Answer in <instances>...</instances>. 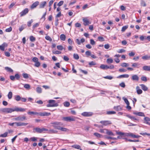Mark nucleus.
<instances>
[{"instance_id": "nucleus-5", "label": "nucleus", "mask_w": 150, "mask_h": 150, "mask_svg": "<svg viewBox=\"0 0 150 150\" xmlns=\"http://www.w3.org/2000/svg\"><path fill=\"white\" fill-rule=\"evenodd\" d=\"M55 100H49V104L47 105V107H57L58 105L57 103H55Z\"/></svg>"}, {"instance_id": "nucleus-59", "label": "nucleus", "mask_w": 150, "mask_h": 150, "mask_svg": "<svg viewBox=\"0 0 150 150\" xmlns=\"http://www.w3.org/2000/svg\"><path fill=\"white\" fill-rule=\"evenodd\" d=\"M125 52V50L123 49H120L117 51V52L119 53H122Z\"/></svg>"}, {"instance_id": "nucleus-28", "label": "nucleus", "mask_w": 150, "mask_h": 150, "mask_svg": "<svg viewBox=\"0 0 150 150\" xmlns=\"http://www.w3.org/2000/svg\"><path fill=\"white\" fill-rule=\"evenodd\" d=\"M28 114L29 115H39V113L37 112L30 111L28 112Z\"/></svg>"}, {"instance_id": "nucleus-43", "label": "nucleus", "mask_w": 150, "mask_h": 150, "mask_svg": "<svg viewBox=\"0 0 150 150\" xmlns=\"http://www.w3.org/2000/svg\"><path fill=\"white\" fill-rule=\"evenodd\" d=\"M121 66L122 67H126L129 66V64L126 63H122L121 64Z\"/></svg>"}, {"instance_id": "nucleus-4", "label": "nucleus", "mask_w": 150, "mask_h": 150, "mask_svg": "<svg viewBox=\"0 0 150 150\" xmlns=\"http://www.w3.org/2000/svg\"><path fill=\"white\" fill-rule=\"evenodd\" d=\"M13 108H0V112L2 113H11L13 112Z\"/></svg>"}, {"instance_id": "nucleus-16", "label": "nucleus", "mask_w": 150, "mask_h": 150, "mask_svg": "<svg viewBox=\"0 0 150 150\" xmlns=\"http://www.w3.org/2000/svg\"><path fill=\"white\" fill-rule=\"evenodd\" d=\"M126 116L128 118L130 119L132 121H135V120H138V119L135 117L131 116L129 114L126 115Z\"/></svg>"}, {"instance_id": "nucleus-8", "label": "nucleus", "mask_w": 150, "mask_h": 150, "mask_svg": "<svg viewBox=\"0 0 150 150\" xmlns=\"http://www.w3.org/2000/svg\"><path fill=\"white\" fill-rule=\"evenodd\" d=\"M100 123L102 125V126H107L112 124L111 121L110 120L101 121L100 122Z\"/></svg>"}, {"instance_id": "nucleus-30", "label": "nucleus", "mask_w": 150, "mask_h": 150, "mask_svg": "<svg viewBox=\"0 0 150 150\" xmlns=\"http://www.w3.org/2000/svg\"><path fill=\"white\" fill-rule=\"evenodd\" d=\"M140 86L141 87L142 89L144 91H146L148 90L147 87L144 84H141Z\"/></svg>"}, {"instance_id": "nucleus-22", "label": "nucleus", "mask_w": 150, "mask_h": 150, "mask_svg": "<svg viewBox=\"0 0 150 150\" xmlns=\"http://www.w3.org/2000/svg\"><path fill=\"white\" fill-rule=\"evenodd\" d=\"M137 93L138 94H140L142 93V90L139 88V87L138 86H137L136 88Z\"/></svg>"}, {"instance_id": "nucleus-37", "label": "nucleus", "mask_w": 150, "mask_h": 150, "mask_svg": "<svg viewBox=\"0 0 150 150\" xmlns=\"http://www.w3.org/2000/svg\"><path fill=\"white\" fill-rule=\"evenodd\" d=\"M22 75L24 78L25 79H28L29 78V75L27 73H23Z\"/></svg>"}, {"instance_id": "nucleus-12", "label": "nucleus", "mask_w": 150, "mask_h": 150, "mask_svg": "<svg viewBox=\"0 0 150 150\" xmlns=\"http://www.w3.org/2000/svg\"><path fill=\"white\" fill-rule=\"evenodd\" d=\"M29 11V10L28 8H25L20 13V15L22 17L23 16L25 15L26 14H27Z\"/></svg>"}, {"instance_id": "nucleus-6", "label": "nucleus", "mask_w": 150, "mask_h": 150, "mask_svg": "<svg viewBox=\"0 0 150 150\" xmlns=\"http://www.w3.org/2000/svg\"><path fill=\"white\" fill-rule=\"evenodd\" d=\"M34 130L35 131H34L35 132H36L40 133H42L44 131H48V129L43 127L42 128L36 127L34 129Z\"/></svg>"}, {"instance_id": "nucleus-1", "label": "nucleus", "mask_w": 150, "mask_h": 150, "mask_svg": "<svg viewBox=\"0 0 150 150\" xmlns=\"http://www.w3.org/2000/svg\"><path fill=\"white\" fill-rule=\"evenodd\" d=\"M116 133L117 134L119 135L120 136H118L117 137V139H122L123 137H130L133 138H139L141 137V136L138 135H136L134 134L133 133H123L120 132H117V131H115Z\"/></svg>"}, {"instance_id": "nucleus-63", "label": "nucleus", "mask_w": 150, "mask_h": 150, "mask_svg": "<svg viewBox=\"0 0 150 150\" xmlns=\"http://www.w3.org/2000/svg\"><path fill=\"white\" fill-rule=\"evenodd\" d=\"M12 28L11 27H10L9 28H7L6 30V31L7 32H10L12 31Z\"/></svg>"}, {"instance_id": "nucleus-29", "label": "nucleus", "mask_w": 150, "mask_h": 150, "mask_svg": "<svg viewBox=\"0 0 150 150\" xmlns=\"http://www.w3.org/2000/svg\"><path fill=\"white\" fill-rule=\"evenodd\" d=\"M114 109L116 111H120L122 110V108L120 106H115Z\"/></svg>"}, {"instance_id": "nucleus-42", "label": "nucleus", "mask_w": 150, "mask_h": 150, "mask_svg": "<svg viewBox=\"0 0 150 150\" xmlns=\"http://www.w3.org/2000/svg\"><path fill=\"white\" fill-rule=\"evenodd\" d=\"M106 62L108 64L112 63L113 62V60L111 58H108L107 59Z\"/></svg>"}, {"instance_id": "nucleus-32", "label": "nucleus", "mask_w": 150, "mask_h": 150, "mask_svg": "<svg viewBox=\"0 0 150 150\" xmlns=\"http://www.w3.org/2000/svg\"><path fill=\"white\" fill-rule=\"evenodd\" d=\"M15 100L17 101H19L21 100V97L18 95L15 96Z\"/></svg>"}, {"instance_id": "nucleus-3", "label": "nucleus", "mask_w": 150, "mask_h": 150, "mask_svg": "<svg viewBox=\"0 0 150 150\" xmlns=\"http://www.w3.org/2000/svg\"><path fill=\"white\" fill-rule=\"evenodd\" d=\"M77 117L71 116H68L66 117H62V120L67 122L74 121L76 119Z\"/></svg>"}, {"instance_id": "nucleus-26", "label": "nucleus", "mask_w": 150, "mask_h": 150, "mask_svg": "<svg viewBox=\"0 0 150 150\" xmlns=\"http://www.w3.org/2000/svg\"><path fill=\"white\" fill-rule=\"evenodd\" d=\"M106 133L108 135L114 136V134L112 132L109 130L106 129L105 130Z\"/></svg>"}, {"instance_id": "nucleus-54", "label": "nucleus", "mask_w": 150, "mask_h": 150, "mask_svg": "<svg viewBox=\"0 0 150 150\" xmlns=\"http://www.w3.org/2000/svg\"><path fill=\"white\" fill-rule=\"evenodd\" d=\"M142 58L144 60H146L149 59V57L148 55H146L143 56L142 57Z\"/></svg>"}, {"instance_id": "nucleus-51", "label": "nucleus", "mask_w": 150, "mask_h": 150, "mask_svg": "<svg viewBox=\"0 0 150 150\" xmlns=\"http://www.w3.org/2000/svg\"><path fill=\"white\" fill-rule=\"evenodd\" d=\"M64 105L65 107H68L70 105V103L69 102H65L64 103Z\"/></svg>"}, {"instance_id": "nucleus-58", "label": "nucleus", "mask_w": 150, "mask_h": 150, "mask_svg": "<svg viewBox=\"0 0 150 150\" xmlns=\"http://www.w3.org/2000/svg\"><path fill=\"white\" fill-rule=\"evenodd\" d=\"M45 38L47 40L51 41L52 40V38L49 36L47 35L45 36Z\"/></svg>"}, {"instance_id": "nucleus-50", "label": "nucleus", "mask_w": 150, "mask_h": 150, "mask_svg": "<svg viewBox=\"0 0 150 150\" xmlns=\"http://www.w3.org/2000/svg\"><path fill=\"white\" fill-rule=\"evenodd\" d=\"M30 40L32 42H34L35 40V38L33 36H30Z\"/></svg>"}, {"instance_id": "nucleus-2", "label": "nucleus", "mask_w": 150, "mask_h": 150, "mask_svg": "<svg viewBox=\"0 0 150 150\" xmlns=\"http://www.w3.org/2000/svg\"><path fill=\"white\" fill-rule=\"evenodd\" d=\"M51 124L52 125V126L55 129L60 130L63 132H68L69 131L68 129L61 126L63 125V123L61 122H53L51 123Z\"/></svg>"}, {"instance_id": "nucleus-35", "label": "nucleus", "mask_w": 150, "mask_h": 150, "mask_svg": "<svg viewBox=\"0 0 150 150\" xmlns=\"http://www.w3.org/2000/svg\"><path fill=\"white\" fill-rule=\"evenodd\" d=\"M12 93L11 91L9 92L8 95V98L9 99H11L12 98Z\"/></svg>"}, {"instance_id": "nucleus-40", "label": "nucleus", "mask_w": 150, "mask_h": 150, "mask_svg": "<svg viewBox=\"0 0 150 150\" xmlns=\"http://www.w3.org/2000/svg\"><path fill=\"white\" fill-rule=\"evenodd\" d=\"M122 99L124 100V102L127 105H129V101L125 97H123L122 98Z\"/></svg>"}, {"instance_id": "nucleus-46", "label": "nucleus", "mask_w": 150, "mask_h": 150, "mask_svg": "<svg viewBox=\"0 0 150 150\" xmlns=\"http://www.w3.org/2000/svg\"><path fill=\"white\" fill-rule=\"evenodd\" d=\"M103 78L105 79H108L109 80H111L113 78V77L110 76H108L105 77H104Z\"/></svg>"}, {"instance_id": "nucleus-56", "label": "nucleus", "mask_w": 150, "mask_h": 150, "mask_svg": "<svg viewBox=\"0 0 150 150\" xmlns=\"http://www.w3.org/2000/svg\"><path fill=\"white\" fill-rule=\"evenodd\" d=\"M68 43L71 45L73 44V42L72 40L71 39L69 38L68 40Z\"/></svg>"}, {"instance_id": "nucleus-18", "label": "nucleus", "mask_w": 150, "mask_h": 150, "mask_svg": "<svg viewBox=\"0 0 150 150\" xmlns=\"http://www.w3.org/2000/svg\"><path fill=\"white\" fill-rule=\"evenodd\" d=\"M7 46V43L4 42L1 45H0V49L3 51L4 50L5 48Z\"/></svg>"}, {"instance_id": "nucleus-34", "label": "nucleus", "mask_w": 150, "mask_h": 150, "mask_svg": "<svg viewBox=\"0 0 150 150\" xmlns=\"http://www.w3.org/2000/svg\"><path fill=\"white\" fill-rule=\"evenodd\" d=\"M57 48L58 50H62L63 49L64 50H65V49L61 45H57Z\"/></svg>"}, {"instance_id": "nucleus-57", "label": "nucleus", "mask_w": 150, "mask_h": 150, "mask_svg": "<svg viewBox=\"0 0 150 150\" xmlns=\"http://www.w3.org/2000/svg\"><path fill=\"white\" fill-rule=\"evenodd\" d=\"M119 71L121 72H126L127 71V70L123 68H120L119 69Z\"/></svg>"}, {"instance_id": "nucleus-64", "label": "nucleus", "mask_w": 150, "mask_h": 150, "mask_svg": "<svg viewBox=\"0 0 150 150\" xmlns=\"http://www.w3.org/2000/svg\"><path fill=\"white\" fill-rule=\"evenodd\" d=\"M98 39L99 41H104V39L103 37H99L98 38Z\"/></svg>"}, {"instance_id": "nucleus-9", "label": "nucleus", "mask_w": 150, "mask_h": 150, "mask_svg": "<svg viewBox=\"0 0 150 150\" xmlns=\"http://www.w3.org/2000/svg\"><path fill=\"white\" fill-rule=\"evenodd\" d=\"M32 60L33 62H34L35 63L34 66L36 67H39L40 64V62L38 61V58L36 57H33Z\"/></svg>"}, {"instance_id": "nucleus-55", "label": "nucleus", "mask_w": 150, "mask_h": 150, "mask_svg": "<svg viewBox=\"0 0 150 150\" xmlns=\"http://www.w3.org/2000/svg\"><path fill=\"white\" fill-rule=\"evenodd\" d=\"M14 77L15 78H16L17 80H19L20 78V76L18 74H16L15 75Z\"/></svg>"}, {"instance_id": "nucleus-38", "label": "nucleus", "mask_w": 150, "mask_h": 150, "mask_svg": "<svg viewBox=\"0 0 150 150\" xmlns=\"http://www.w3.org/2000/svg\"><path fill=\"white\" fill-rule=\"evenodd\" d=\"M93 134L94 136H95L98 138H100L102 136V135L101 134H100L97 132L94 133Z\"/></svg>"}, {"instance_id": "nucleus-19", "label": "nucleus", "mask_w": 150, "mask_h": 150, "mask_svg": "<svg viewBox=\"0 0 150 150\" xmlns=\"http://www.w3.org/2000/svg\"><path fill=\"white\" fill-rule=\"evenodd\" d=\"M129 75L128 74L121 75L117 77V78L120 79L122 78H128L129 77Z\"/></svg>"}, {"instance_id": "nucleus-10", "label": "nucleus", "mask_w": 150, "mask_h": 150, "mask_svg": "<svg viewBox=\"0 0 150 150\" xmlns=\"http://www.w3.org/2000/svg\"><path fill=\"white\" fill-rule=\"evenodd\" d=\"M82 21L83 22V24L84 25H87L91 23L87 17L83 18L82 19Z\"/></svg>"}, {"instance_id": "nucleus-24", "label": "nucleus", "mask_w": 150, "mask_h": 150, "mask_svg": "<svg viewBox=\"0 0 150 150\" xmlns=\"http://www.w3.org/2000/svg\"><path fill=\"white\" fill-rule=\"evenodd\" d=\"M140 64H138L137 63H132V66L134 67L139 68L140 67Z\"/></svg>"}, {"instance_id": "nucleus-17", "label": "nucleus", "mask_w": 150, "mask_h": 150, "mask_svg": "<svg viewBox=\"0 0 150 150\" xmlns=\"http://www.w3.org/2000/svg\"><path fill=\"white\" fill-rule=\"evenodd\" d=\"M131 79L133 81H138L139 80V77L137 75H133L132 76Z\"/></svg>"}, {"instance_id": "nucleus-33", "label": "nucleus", "mask_w": 150, "mask_h": 150, "mask_svg": "<svg viewBox=\"0 0 150 150\" xmlns=\"http://www.w3.org/2000/svg\"><path fill=\"white\" fill-rule=\"evenodd\" d=\"M60 39L62 41H64L65 40L66 36L64 34H62L60 35Z\"/></svg>"}, {"instance_id": "nucleus-48", "label": "nucleus", "mask_w": 150, "mask_h": 150, "mask_svg": "<svg viewBox=\"0 0 150 150\" xmlns=\"http://www.w3.org/2000/svg\"><path fill=\"white\" fill-rule=\"evenodd\" d=\"M128 25H125V26H123L121 29V31L122 32H124L128 28Z\"/></svg>"}, {"instance_id": "nucleus-45", "label": "nucleus", "mask_w": 150, "mask_h": 150, "mask_svg": "<svg viewBox=\"0 0 150 150\" xmlns=\"http://www.w3.org/2000/svg\"><path fill=\"white\" fill-rule=\"evenodd\" d=\"M8 132H6L3 134H1L0 135V137H5L7 136Z\"/></svg>"}, {"instance_id": "nucleus-39", "label": "nucleus", "mask_w": 150, "mask_h": 150, "mask_svg": "<svg viewBox=\"0 0 150 150\" xmlns=\"http://www.w3.org/2000/svg\"><path fill=\"white\" fill-rule=\"evenodd\" d=\"M71 147L73 148L77 149H79L81 148L80 146L78 145H73L71 146Z\"/></svg>"}, {"instance_id": "nucleus-23", "label": "nucleus", "mask_w": 150, "mask_h": 150, "mask_svg": "<svg viewBox=\"0 0 150 150\" xmlns=\"http://www.w3.org/2000/svg\"><path fill=\"white\" fill-rule=\"evenodd\" d=\"M48 131V133L50 134H55L57 133V131L54 130L53 129H50L49 130L47 131Z\"/></svg>"}, {"instance_id": "nucleus-62", "label": "nucleus", "mask_w": 150, "mask_h": 150, "mask_svg": "<svg viewBox=\"0 0 150 150\" xmlns=\"http://www.w3.org/2000/svg\"><path fill=\"white\" fill-rule=\"evenodd\" d=\"M64 2L63 1H60L57 4V6H62Z\"/></svg>"}, {"instance_id": "nucleus-49", "label": "nucleus", "mask_w": 150, "mask_h": 150, "mask_svg": "<svg viewBox=\"0 0 150 150\" xmlns=\"http://www.w3.org/2000/svg\"><path fill=\"white\" fill-rule=\"evenodd\" d=\"M40 24V23H36L33 26V28L34 29L35 28L38 27Z\"/></svg>"}, {"instance_id": "nucleus-13", "label": "nucleus", "mask_w": 150, "mask_h": 150, "mask_svg": "<svg viewBox=\"0 0 150 150\" xmlns=\"http://www.w3.org/2000/svg\"><path fill=\"white\" fill-rule=\"evenodd\" d=\"M81 115L85 117H89L93 115V113L91 112H84L81 113Z\"/></svg>"}, {"instance_id": "nucleus-52", "label": "nucleus", "mask_w": 150, "mask_h": 150, "mask_svg": "<svg viewBox=\"0 0 150 150\" xmlns=\"http://www.w3.org/2000/svg\"><path fill=\"white\" fill-rule=\"evenodd\" d=\"M74 58L76 59H78L79 58V57L77 54H74Z\"/></svg>"}, {"instance_id": "nucleus-21", "label": "nucleus", "mask_w": 150, "mask_h": 150, "mask_svg": "<svg viewBox=\"0 0 150 150\" xmlns=\"http://www.w3.org/2000/svg\"><path fill=\"white\" fill-rule=\"evenodd\" d=\"M46 2L45 1H42L40 3L39 7L40 8H44L46 4Z\"/></svg>"}, {"instance_id": "nucleus-31", "label": "nucleus", "mask_w": 150, "mask_h": 150, "mask_svg": "<svg viewBox=\"0 0 150 150\" xmlns=\"http://www.w3.org/2000/svg\"><path fill=\"white\" fill-rule=\"evenodd\" d=\"M36 91L38 93H41L42 92V88L40 87H37L36 88Z\"/></svg>"}, {"instance_id": "nucleus-11", "label": "nucleus", "mask_w": 150, "mask_h": 150, "mask_svg": "<svg viewBox=\"0 0 150 150\" xmlns=\"http://www.w3.org/2000/svg\"><path fill=\"white\" fill-rule=\"evenodd\" d=\"M13 119L16 121H22L26 119V117L24 116H19L16 118H14Z\"/></svg>"}, {"instance_id": "nucleus-25", "label": "nucleus", "mask_w": 150, "mask_h": 150, "mask_svg": "<svg viewBox=\"0 0 150 150\" xmlns=\"http://www.w3.org/2000/svg\"><path fill=\"white\" fill-rule=\"evenodd\" d=\"M143 69L144 71H150V66H144L143 67Z\"/></svg>"}, {"instance_id": "nucleus-44", "label": "nucleus", "mask_w": 150, "mask_h": 150, "mask_svg": "<svg viewBox=\"0 0 150 150\" xmlns=\"http://www.w3.org/2000/svg\"><path fill=\"white\" fill-rule=\"evenodd\" d=\"M106 113L108 115L114 114L116 113V112L114 111H107Z\"/></svg>"}, {"instance_id": "nucleus-60", "label": "nucleus", "mask_w": 150, "mask_h": 150, "mask_svg": "<svg viewBox=\"0 0 150 150\" xmlns=\"http://www.w3.org/2000/svg\"><path fill=\"white\" fill-rule=\"evenodd\" d=\"M33 20L32 19H31L30 21H28L27 23L28 26V27L30 26L31 25V24L33 23Z\"/></svg>"}, {"instance_id": "nucleus-41", "label": "nucleus", "mask_w": 150, "mask_h": 150, "mask_svg": "<svg viewBox=\"0 0 150 150\" xmlns=\"http://www.w3.org/2000/svg\"><path fill=\"white\" fill-rule=\"evenodd\" d=\"M5 69L8 72H12L13 71V70L10 68L8 67H5Z\"/></svg>"}, {"instance_id": "nucleus-47", "label": "nucleus", "mask_w": 150, "mask_h": 150, "mask_svg": "<svg viewBox=\"0 0 150 150\" xmlns=\"http://www.w3.org/2000/svg\"><path fill=\"white\" fill-rule=\"evenodd\" d=\"M135 54V53L134 52L132 51L130 52L128 54V55L129 57H132L134 56Z\"/></svg>"}, {"instance_id": "nucleus-36", "label": "nucleus", "mask_w": 150, "mask_h": 150, "mask_svg": "<svg viewBox=\"0 0 150 150\" xmlns=\"http://www.w3.org/2000/svg\"><path fill=\"white\" fill-rule=\"evenodd\" d=\"M24 87L26 89L29 90L30 88V86L28 84H25L24 85Z\"/></svg>"}, {"instance_id": "nucleus-61", "label": "nucleus", "mask_w": 150, "mask_h": 150, "mask_svg": "<svg viewBox=\"0 0 150 150\" xmlns=\"http://www.w3.org/2000/svg\"><path fill=\"white\" fill-rule=\"evenodd\" d=\"M52 52L53 54H59L61 53V52L58 50H56L55 51H53Z\"/></svg>"}, {"instance_id": "nucleus-27", "label": "nucleus", "mask_w": 150, "mask_h": 150, "mask_svg": "<svg viewBox=\"0 0 150 150\" xmlns=\"http://www.w3.org/2000/svg\"><path fill=\"white\" fill-rule=\"evenodd\" d=\"M100 68L103 69H108V66L102 64L100 66Z\"/></svg>"}, {"instance_id": "nucleus-20", "label": "nucleus", "mask_w": 150, "mask_h": 150, "mask_svg": "<svg viewBox=\"0 0 150 150\" xmlns=\"http://www.w3.org/2000/svg\"><path fill=\"white\" fill-rule=\"evenodd\" d=\"M39 4V2L38 1H36L33 3L31 5V8H35Z\"/></svg>"}, {"instance_id": "nucleus-14", "label": "nucleus", "mask_w": 150, "mask_h": 150, "mask_svg": "<svg viewBox=\"0 0 150 150\" xmlns=\"http://www.w3.org/2000/svg\"><path fill=\"white\" fill-rule=\"evenodd\" d=\"M15 124L17 126H20L27 125L28 124V123L21 122H15Z\"/></svg>"}, {"instance_id": "nucleus-7", "label": "nucleus", "mask_w": 150, "mask_h": 150, "mask_svg": "<svg viewBox=\"0 0 150 150\" xmlns=\"http://www.w3.org/2000/svg\"><path fill=\"white\" fill-rule=\"evenodd\" d=\"M25 110L26 109L23 108L15 107L14 108H13V112L14 111L24 112L25 111Z\"/></svg>"}, {"instance_id": "nucleus-15", "label": "nucleus", "mask_w": 150, "mask_h": 150, "mask_svg": "<svg viewBox=\"0 0 150 150\" xmlns=\"http://www.w3.org/2000/svg\"><path fill=\"white\" fill-rule=\"evenodd\" d=\"M50 115L51 113L50 112H40L39 113V115L41 116H48Z\"/></svg>"}, {"instance_id": "nucleus-53", "label": "nucleus", "mask_w": 150, "mask_h": 150, "mask_svg": "<svg viewBox=\"0 0 150 150\" xmlns=\"http://www.w3.org/2000/svg\"><path fill=\"white\" fill-rule=\"evenodd\" d=\"M141 6H146V4L145 1L143 0H142L141 2Z\"/></svg>"}]
</instances>
